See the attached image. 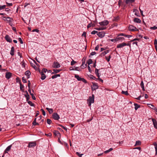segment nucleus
I'll return each instance as SVG.
<instances>
[{"label": "nucleus", "mask_w": 157, "mask_h": 157, "mask_svg": "<svg viewBox=\"0 0 157 157\" xmlns=\"http://www.w3.org/2000/svg\"><path fill=\"white\" fill-rule=\"evenodd\" d=\"M94 94H92V96H90L88 99L87 100V101L88 102V105L89 106H90L91 103L94 102Z\"/></svg>", "instance_id": "1"}, {"label": "nucleus", "mask_w": 157, "mask_h": 157, "mask_svg": "<svg viewBox=\"0 0 157 157\" xmlns=\"http://www.w3.org/2000/svg\"><path fill=\"white\" fill-rule=\"evenodd\" d=\"M128 29L129 30L132 31H139V30L136 27L132 25H130L128 27Z\"/></svg>", "instance_id": "2"}, {"label": "nucleus", "mask_w": 157, "mask_h": 157, "mask_svg": "<svg viewBox=\"0 0 157 157\" xmlns=\"http://www.w3.org/2000/svg\"><path fill=\"white\" fill-rule=\"evenodd\" d=\"M36 144L35 142H30L29 143L28 147L29 148L33 147L36 146Z\"/></svg>", "instance_id": "3"}, {"label": "nucleus", "mask_w": 157, "mask_h": 157, "mask_svg": "<svg viewBox=\"0 0 157 157\" xmlns=\"http://www.w3.org/2000/svg\"><path fill=\"white\" fill-rule=\"evenodd\" d=\"M60 65L57 62H54L52 64V67L54 68H59L60 67Z\"/></svg>", "instance_id": "4"}, {"label": "nucleus", "mask_w": 157, "mask_h": 157, "mask_svg": "<svg viewBox=\"0 0 157 157\" xmlns=\"http://www.w3.org/2000/svg\"><path fill=\"white\" fill-rule=\"evenodd\" d=\"M52 117L55 120H58L59 119V116L57 113H54L52 114Z\"/></svg>", "instance_id": "5"}, {"label": "nucleus", "mask_w": 157, "mask_h": 157, "mask_svg": "<svg viewBox=\"0 0 157 157\" xmlns=\"http://www.w3.org/2000/svg\"><path fill=\"white\" fill-rule=\"evenodd\" d=\"M109 22L107 20H105L103 21L100 22L99 23L101 25L106 26L107 25Z\"/></svg>", "instance_id": "6"}, {"label": "nucleus", "mask_w": 157, "mask_h": 157, "mask_svg": "<svg viewBox=\"0 0 157 157\" xmlns=\"http://www.w3.org/2000/svg\"><path fill=\"white\" fill-rule=\"evenodd\" d=\"M97 35L101 38L103 37L105 35V33L104 32H99L97 34Z\"/></svg>", "instance_id": "7"}, {"label": "nucleus", "mask_w": 157, "mask_h": 157, "mask_svg": "<svg viewBox=\"0 0 157 157\" xmlns=\"http://www.w3.org/2000/svg\"><path fill=\"white\" fill-rule=\"evenodd\" d=\"M126 46V43L123 42L121 44H118L117 46V48H120L124 46Z\"/></svg>", "instance_id": "8"}, {"label": "nucleus", "mask_w": 157, "mask_h": 157, "mask_svg": "<svg viewBox=\"0 0 157 157\" xmlns=\"http://www.w3.org/2000/svg\"><path fill=\"white\" fill-rule=\"evenodd\" d=\"M5 39L7 42H9L10 43H11L12 42V39L8 35H6L5 37Z\"/></svg>", "instance_id": "9"}, {"label": "nucleus", "mask_w": 157, "mask_h": 157, "mask_svg": "<svg viewBox=\"0 0 157 157\" xmlns=\"http://www.w3.org/2000/svg\"><path fill=\"white\" fill-rule=\"evenodd\" d=\"M12 76V73L10 72H7L6 73L5 77L7 79L10 78Z\"/></svg>", "instance_id": "10"}, {"label": "nucleus", "mask_w": 157, "mask_h": 157, "mask_svg": "<svg viewBox=\"0 0 157 157\" xmlns=\"http://www.w3.org/2000/svg\"><path fill=\"white\" fill-rule=\"evenodd\" d=\"M152 121L153 122L154 128L157 129V122L156 120L152 118Z\"/></svg>", "instance_id": "11"}, {"label": "nucleus", "mask_w": 157, "mask_h": 157, "mask_svg": "<svg viewBox=\"0 0 157 157\" xmlns=\"http://www.w3.org/2000/svg\"><path fill=\"white\" fill-rule=\"evenodd\" d=\"M12 145H9V146H8L6 148V149L4 151L3 154L5 155V154H6V153H8V151H9L10 150L11 148L12 147Z\"/></svg>", "instance_id": "12"}, {"label": "nucleus", "mask_w": 157, "mask_h": 157, "mask_svg": "<svg viewBox=\"0 0 157 157\" xmlns=\"http://www.w3.org/2000/svg\"><path fill=\"white\" fill-rule=\"evenodd\" d=\"M98 88V86L96 83H94L93 86L91 87V89L92 90H94L97 89Z\"/></svg>", "instance_id": "13"}, {"label": "nucleus", "mask_w": 157, "mask_h": 157, "mask_svg": "<svg viewBox=\"0 0 157 157\" xmlns=\"http://www.w3.org/2000/svg\"><path fill=\"white\" fill-rule=\"evenodd\" d=\"M133 21L137 23H140L141 22V20L138 18H135L133 19Z\"/></svg>", "instance_id": "14"}, {"label": "nucleus", "mask_w": 157, "mask_h": 157, "mask_svg": "<svg viewBox=\"0 0 157 157\" xmlns=\"http://www.w3.org/2000/svg\"><path fill=\"white\" fill-rule=\"evenodd\" d=\"M40 73L41 76V79L43 80H44L46 78V76L44 73H43V72H40Z\"/></svg>", "instance_id": "15"}, {"label": "nucleus", "mask_w": 157, "mask_h": 157, "mask_svg": "<svg viewBox=\"0 0 157 157\" xmlns=\"http://www.w3.org/2000/svg\"><path fill=\"white\" fill-rule=\"evenodd\" d=\"M14 48L13 47H12L11 48V51L10 52V54L12 56L14 55Z\"/></svg>", "instance_id": "16"}, {"label": "nucleus", "mask_w": 157, "mask_h": 157, "mask_svg": "<svg viewBox=\"0 0 157 157\" xmlns=\"http://www.w3.org/2000/svg\"><path fill=\"white\" fill-rule=\"evenodd\" d=\"M31 74V73L29 71H27L25 72V75L27 76V78H29V76Z\"/></svg>", "instance_id": "17"}, {"label": "nucleus", "mask_w": 157, "mask_h": 157, "mask_svg": "<svg viewBox=\"0 0 157 157\" xmlns=\"http://www.w3.org/2000/svg\"><path fill=\"white\" fill-rule=\"evenodd\" d=\"M25 92L26 93V94L25 95V97L26 98V101H28L29 99V95L27 91H26Z\"/></svg>", "instance_id": "18"}, {"label": "nucleus", "mask_w": 157, "mask_h": 157, "mask_svg": "<svg viewBox=\"0 0 157 157\" xmlns=\"http://www.w3.org/2000/svg\"><path fill=\"white\" fill-rule=\"evenodd\" d=\"M54 134L56 136H58V135L59 136H60L61 135V134L58 131L56 130L54 131Z\"/></svg>", "instance_id": "19"}, {"label": "nucleus", "mask_w": 157, "mask_h": 157, "mask_svg": "<svg viewBox=\"0 0 157 157\" xmlns=\"http://www.w3.org/2000/svg\"><path fill=\"white\" fill-rule=\"evenodd\" d=\"M140 86L142 88V90H143L144 91L145 90L144 86V83L142 81L141 82L140 84Z\"/></svg>", "instance_id": "20"}, {"label": "nucleus", "mask_w": 157, "mask_h": 157, "mask_svg": "<svg viewBox=\"0 0 157 157\" xmlns=\"http://www.w3.org/2000/svg\"><path fill=\"white\" fill-rule=\"evenodd\" d=\"M133 12H135V15H136L137 16H138L139 14V12L138 10L136 9H134L133 10Z\"/></svg>", "instance_id": "21"}, {"label": "nucleus", "mask_w": 157, "mask_h": 157, "mask_svg": "<svg viewBox=\"0 0 157 157\" xmlns=\"http://www.w3.org/2000/svg\"><path fill=\"white\" fill-rule=\"evenodd\" d=\"M75 77L76 78L78 81H81L82 78L80 77L78 75H75Z\"/></svg>", "instance_id": "22"}, {"label": "nucleus", "mask_w": 157, "mask_h": 157, "mask_svg": "<svg viewBox=\"0 0 157 157\" xmlns=\"http://www.w3.org/2000/svg\"><path fill=\"white\" fill-rule=\"evenodd\" d=\"M119 36H117V41L120 40H124V38L123 37H119Z\"/></svg>", "instance_id": "23"}, {"label": "nucleus", "mask_w": 157, "mask_h": 157, "mask_svg": "<svg viewBox=\"0 0 157 157\" xmlns=\"http://www.w3.org/2000/svg\"><path fill=\"white\" fill-rule=\"evenodd\" d=\"M135 106V110H137L138 108H140V105H138V104L136 103H135L134 104Z\"/></svg>", "instance_id": "24"}, {"label": "nucleus", "mask_w": 157, "mask_h": 157, "mask_svg": "<svg viewBox=\"0 0 157 157\" xmlns=\"http://www.w3.org/2000/svg\"><path fill=\"white\" fill-rule=\"evenodd\" d=\"M99 70L96 68L95 70V73L96 75L98 77H100V75H99V74L98 73Z\"/></svg>", "instance_id": "25"}, {"label": "nucleus", "mask_w": 157, "mask_h": 157, "mask_svg": "<svg viewBox=\"0 0 157 157\" xmlns=\"http://www.w3.org/2000/svg\"><path fill=\"white\" fill-rule=\"evenodd\" d=\"M106 29V28L100 27L98 28H95V29L98 30H102Z\"/></svg>", "instance_id": "26"}, {"label": "nucleus", "mask_w": 157, "mask_h": 157, "mask_svg": "<svg viewBox=\"0 0 157 157\" xmlns=\"http://www.w3.org/2000/svg\"><path fill=\"white\" fill-rule=\"evenodd\" d=\"M85 64V61H84V62H82V65L81 66V67L82 68H85L86 67V64H85V65L84 66L83 65Z\"/></svg>", "instance_id": "27"}, {"label": "nucleus", "mask_w": 157, "mask_h": 157, "mask_svg": "<svg viewBox=\"0 0 157 157\" xmlns=\"http://www.w3.org/2000/svg\"><path fill=\"white\" fill-rule=\"evenodd\" d=\"M121 93L127 96L129 95V94L128 93V91H125L122 90V91Z\"/></svg>", "instance_id": "28"}, {"label": "nucleus", "mask_w": 157, "mask_h": 157, "mask_svg": "<svg viewBox=\"0 0 157 157\" xmlns=\"http://www.w3.org/2000/svg\"><path fill=\"white\" fill-rule=\"evenodd\" d=\"M20 90L22 91H24V89L23 88H24V86L23 85H22L21 82H20Z\"/></svg>", "instance_id": "29"}, {"label": "nucleus", "mask_w": 157, "mask_h": 157, "mask_svg": "<svg viewBox=\"0 0 157 157\" xmlns=\"http://www.w3.org/2000/svg\"><path fill=\"white\" fill-rule=\"evenodd\" d=\"M28 103L31 106H34V104L31 101H28Z\"/></svg>", "instance_id": "30"}, {"label": "nucleus", "mask_w": 157, "mask_h": 157, "mask_svg": "<svg viewBox=\"0 0 157 157\" xmlns=\"http://www.w3.org/2000/svg\"><path fill=\"white\" fill-rule=\"evenodd\" d=\"M109 52V50H107L106 51H104L103 52H102L101 53V55H103V56H105V54H107Z\"/></svg>", "instance_id": "31"}, {"label": "nucleus", "mask_w": 157, "mask_h": 157, "mask_svg": "<svg viewBox=\"0 0 157 157\" xmlns=\"http://www.w3.org/2000/svg\"><path fill=\"white\" fill-rule=\"evenodd\" d=\"M141 144V142L140 141H136L135 144V146L140 145Z\"/></svg>", "instance_id": "32"}, {"label": "nucleus", "mask_w": 157, "mask_h": 157, "mask_svg": "<svg viewBox=\"0 0 157 157\" xmlns=\"http://www.w3.org/2000/svg\"><path fill=\"white\" fill-rule=\"evenodd\" d=\"M89 77L90 78H92L93 79L97 80V78H96V77H95V76H94L92 75H90L89 76Z\"/></svg>", "instance_id": "33"}, {"label": "nucleus", "mask_w": 157, "mask_h": 157, "mask_svg": "<svg viewBox=\"0 0 157 157\" xmlns=\"http://www.w3.org/2000/svg\"><path fill=\"white\" fill-rule=\"evenodd\" d=\"M36 118L35 120H34V121H33V125H39V124L38 123H36Z\"/></svg>", "instance_id": "34"}, {"label": "nucleus", "mask_w": 157, "mask_h": 157, "mask_svg": "<svg viewBox=\"0 0 157 157\" xmlns=\"http://www.w3.org/2000/svg\"><path fill=\"white\" fill-rule=\"evenodd\" d=\"M93 62L92 60L91 59H89L88 60L87 63L88 65H89L90 64L92 63Z\"/></svg>", "instance_id": "35"}, {"label": "nucleus", "mask_w": 157, "mask_h": 157, "mask_svg": "<svg viewBox=\"0 0 157 157\" xmlns=\"http://www.w3.org/2000/svg\"><path fill=\"white\" fill-rule=\"evenodd\" d=\"M12 20H13L12 18H11L10 17H7V19L6 21L7 22L10 23L12 21Z\"/></svg>", "instance_id": "36"}, {"label": "nucleus", "mask_w": 157, "mask_h": 157, "mask_svg": "<svg viewBox=\"0 0 157 157\" xmlns=\"http://www.w3.org/2000/svg\"><path fill=\"white\" fill-rule=\"evenodd\" d=\"M53 71L55 73H57L61 71V70L54 69Z\"/></svg>", "instance_id": "37"}, {"label": "nucleus", "mask_w": 157, "mask_h": 157, "mask_svg": "<svg viewBox=\"0 0 157 157\" xmlns=\"http://www.w3.org/2000/svg\"><path fill=\"white\" fill-rule=\"evenodd\" d=\"M72 67H71L70 68V70H76L79 71V70L78 69L79 68V67H76L75 68H72V69H71V68H72Z\"/></svg>", "instance_id": "38"}, {"label": "nucleus", "mask_w": 157, "mask_h": 157, "mask_svg": "<svg viewBox=\"0 0 157 157\" xmlns=\"http://www.w3.org/2000/svg\"><path fill=\"white\" fill-rule=\"evenodd\" d=\"M6 6L4 5L3 6H0V10L4 9L5 8Z\"/></svg>", "instance_id": "39"}, {"label": "nucleus", "mask_w": 157, "mask_h": 157, "mask_svg": "<svg viewBox=\"0 0 157 157\" xmlns=\"http://www.w3.org/2000/svg\"><path fill=\"white\" fill-rule=\"evenodd\" d=\"M148 105H149L148 106L151 109H153L155 107V106L152 104H148Z\"/></svg>", "instance_id": "40"}, {"label": "nucleus", "mask_w": 157, "mask_h": 157, "mask_svg": "<svg viewBox=\"0 0 157 157\" xmlns=\"http://www.w3.org/2000/svg\"><path fill=\"white\" fill-rule=\"evenodd\" d=\"M47 122L48 124H50L52 122V121L50 119H47Z\"/></svg>", "instance_id": "41"}, {"label": "nucleus", "mask_w": 157, "mask_h": 157, "mask_svg": "<svg viewBox=\"0 0 157 157\" xmlns=\"http://www.w3.org/2000/svg\"><path fill=\"white\" fill-rule=\"evenodd\" d=\"M106 59L107 60L108 62H109L110 60V59L111 58V56L110 55L109 56V57H107L106 56H105V57Z\"/></svg>", "instance_id": "42"}, {"label": "nucleus", "mask_w": 157, "mask_h": 157, "mask_svg": "<svg viewBox=\"0 0 157 157\" xmlns=\"http://www.w3.org/2000/svg\"><path fill=\"white\" fill-rule=\"evenodd\" d=\"M76 63V62L74 61L73 60H72V61L71 62V66H73Z\"/></svg>", "instance_id": "43"}, {"label": "nucleus", "mask_w": 157, "mask_h": 157, "mask_svg": "<svg viewBox=\"0 0 157 157\" xmlns=\"http://www.w3.org/2000/svg\"><path fill=\"white\" fill-rule=\"evenodd\" d=\"M81 81L85 83H87V81L83 78H82Z\"/></svg>", "instance_id": "44"}, {"label": "nucleus", "mask_w": 157, "mask_h": 157, "mask_svg": "<svg viewBox=\"0 0 157 157\" xmlns=\"http://www.w3.org/2000/svg\"><path fill=\"white\" fill-rule=\"evenodd\" d=\"M47 71V69L44 68L42 69V71L41 72H43V73L44 72L46 73V71Z\"/></svg>", "instance_id": "45"}, {"label": "nucleus", "mask_w": 157, "mask_h": 157, "mask_svg": "<svg viewBox=\"0 0 157 157\" xmlns=\"http://www.w3.org/2000/svg\"><path fill=\"white\" fill-rule=\"evenodd\" d=\"M16 82H19V83H20V82H21V80L20 79V78L19 77H17L16 78Z\"/></svg>", "instance_id": "46"}, {"label": "nucleus", "mask_w": 157, "mask_h": 157, "mask_svg": "<svg viewBox=\"0 0 157 157\" xmlns=\"http://www.w3.org/2000/svg\"><path fill=\"white\" fill-rule=\"evenodd\" d=\"M40 111H41L42 112L43 115L44 116H45L46 114V113L45 111L43 109H40Z\"/></svg>", "instance_id": "47"}, {"label": "nucleus", "mask_w": 157, "mask_h": 157, "mask_svg": "<svg viewBox=\"0 0 157 157\" xmlns=\"http://www.w3.org/2000/svg\"><path fill=\"white\" fill-rule=\"evenodd\" d=\"M150 29L152 30H155L157 29V26H154L152 27H151Z\"/></svg>", "instance_id": "48"}, {"label": "nucleus", "mask_w": 157, "mask_h": 157, "mask_svg": "<svg viewBox=\"0 0 157 157\" xmlns=\"http://www.w3.org/2000/svg\"><path fill=\"white\" fill-rule=\"evenodd\" d=\"M76 154L78 155L79 157H82V156L83 155V154H80L78 152H76Z\"/></svg>", "instance_id": "49"}, {"label": "nucleus", "mask_w": 157, "mask_h": 157, "mask_svg": "<svg viewBox=\"0 0 157 157\" xmlns=\"http://www.w3.org/2000/svg\"><path fill=\"white\" fill-rule=\"evenodd\" d=\"M110 40L112 41V42H116L117 41V37H116V38L115 39H110Z\"/></svg>", "instance_id": "50"}, {"label": "nucleus", "mask_w": 157, "mask_h": 157, "mask_svg": "<svg viewBox=\"0 0 157 157\" xmlns=\"http://www.w3.org/2000/svg\"><path fill=\"white\" fill-rule=\"evenodd\" d=\"M59 126H60L63 128L64 130H66V131H67V128L65 127L64 126L61 125H59Z\"/></svg>", "instance_id": "51"}, {"label": "nucleus", "mask_w": 157, "mask_h": 157, "mask_svg": "<svg viewBox=\"0 0 157 157\" xmlns=\"http://www.w3.org/2000/svg\"><path fill=\"white\" fill-rule=\"evenodd\" d=\"M154 145L155 146V151H157V144L155 142L154 144Z\"/></svg>", "instance_id": "52"}, {"label": "nucleus", "mask_w": 157, "mask_h": 157, "mask_svg": "<svg viewBox=\"0 0 157 157\" xmlns=\"http://www.w3.org/2000/svg\"><path fill=\"white\" fill-rule=\"evenodd\" d=\"M98 32L94 30L91 32V34H95L96 33H98Z\"/></svg>", "instance_id": "53"}, {"label": "nucleus", "mask_w": 157, "mask_h": 157, "mask_svg": "<svg viewBox=\"0 0 157 157\" xmlns=\"http://www.w3.org/2000/svg\"><path fill=\"white\" fill-rule=\"evenodd\" d=\"M22 82L24 83H26L27 82L26 80V79L24 78V77H22Z\"/></svg>", "instance_id": "54"}, {"label": "nucleus", "mask_w": 157, "mask_h": 157, "mask_svg": "<svg viewBox=\"0 0 157 157\" xmlns=\"http://www.w3.org/2000/svg\"><path fill=\"white\" fill-rule=\"evenodd\" d=\"M31 95L32 98L33 100H35L36 99V97H35L33 94H31Z\"/></svg>", "instance_id": "55"}, {"label": "nucleus", "mask_w": 157, "mask_h": 157, "mask_svg": "<svg viewBox=\"0 0 157 157\" xmlns=\"http://www.w3.org/2000/svg\"><path fill=\"white\" fill-rule=\"evenodd\" d=\"M48 111L50 114H51L53 112V110L52 109H50Z\"/></svg>", "instance_id": "56"}, {"label": "nucleus", "mask_w": 157, "mask_h": 157, "mask_svg": "<svg viewBox=\"0 0 157 157\" xmlns=\"http://www.w3.org/2000/svg\"><path fill=\"white\" fill-rule=\"evenodd\" d=\"M18 40L21 44H23V41L22 40L21 38H19Z\"/></svg>", "instance_id": "57"}, {"label": "nucleus", "mask_w": 157, "mask_h": 157, "mask_svg": "<svg viewBox=\"0 0 157 157\" xmlns=\"http://www.w3.org/2000/svg\"><path fill=\"white\" fill-rule=\"evenodd\" d=\"M6 3L7 5V6H12V3H8L7 2H6Z\"/></svg>", "instance_id": "58"}, {"label": "nucleus", "mask_w": 157, "mask_h": 157, "mask_svg": "<svg viewBox=\"0 0 157 157\" xmlns=\"http://www.w3.org/2000/svg\"><path fill=\"white\" fill-rule=\"evenodd\" d=\"M125 34L123 33H120V34H118V36H125Z\"/></svg>", "instance_id": "59"}, {"label": "nucleus", "mask_w": 157, "mask_h": 157, "mask_svg": "<svg viewBox=\"0 0 157 157\" xmlns=\"http://www.w3.org/2000/svg\"><path fill=\"white\" fill-rule=\"evenodd\" d=\"M52 135V134L51 133H49L48 134H45V135L46 136H49H49L50 137V136H51Z\"/></svg>", "instance_id": "60"}, {"label": "nucleus", "mask_w": 157, "mask_h": 157, "mask_svg": "<svg viewBox=\"0 0 157 157\" xmlns=\"http://www.w3.org/2000/svg\"><path fill=\"white\" fill-rule=\"evenodd\" d=\"M124 36L126 37H127L128 38H129L130 37L132 36L131 35H126V34H125Z\"/></svg>", "instance_id": "61"}, {"label": "nucleus", "mask_w": 157, "mask_h": 157, "mask_svg": "<svg viewBox=\"0 0 157 157\" xmlns=\"http://www.w3.org/2000/svg\"><path fill=\"white\" fill-rule=\"evenodd\" d=\"M92 23H90V24H89L87 26V28H89L92 26Z\"/></svg>", "instance_id": "62"}, {"label": "nucleus", "mask_w": 157, "mask_h": 157, "mask_svg": "<svg viewBox=\"0 0 157 157\" xmlns=\"http://www.w3.org/2000/svg\"><path fill=\"white\" fill-rule=\"evenodd\" d=\"M21 63H22V66L23 67H25V62H24L23 61V62H21Z\"/></svg>", "instance_id": "63"}, {"label": "nucleus", "mask_w": 157, "mask_h": 157, "mask_svg": "<svg viewBox=\"0 0 157 157\" xmlns=\"http://www.w3.org/2000/svg\"><path fill=\"white\" fill-rule=\"evenodd\" d=\"M124 2L125 3L127 4L129 3V0H124Z\"/></svg>", "instance_id": "64"}]
</instances>
